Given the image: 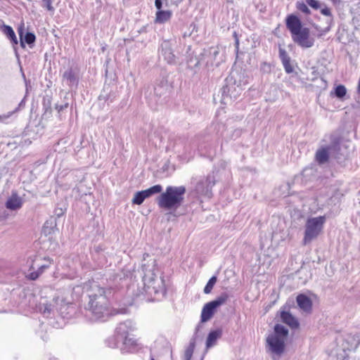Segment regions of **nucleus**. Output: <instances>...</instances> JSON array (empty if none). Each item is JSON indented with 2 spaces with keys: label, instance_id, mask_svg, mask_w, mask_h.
Instances as JSON below:
<instances>
[{
  "label": "nucleus",
  "instance_id": "obj_1",
  "mask_svg": "<svg viewBox=\"0 0 360 360\" xmlns=\"http://www.w3.org/2000/svg\"><path fill=\"white\" fill-rule=\"evenodd\" d=\"M112 290L97 285L91 287L88 294L89 300L85 305V316L91 322H105L113 315L110 307V297Z\"/></svg>",
  "mask_w": 360,
  "mask_h": 360
},
{
  "label": "nucleus",
  "instance_id": "obj_2",
  "mask_svg": "<svg viewBox=\"0 0 360 360\" xmlns=\"http://www.w3.org/2000/svg\"><path fill=\"white\" fill-rule=\"evenodd\" d=\"M142 271L145 292L150 296H153V300H159L165 297L167 292L165 279L163 276H158L155 273V261L153 262L151 268L150 265L143 264Z\"/></svg>",
  "mask_w": 360,
  "mask_h": 360
},
{
  "label": "nucleus",
  "instance_id": "obj_3",
  "mask_svg": "<svg viewBox=\"0 0 360 360\" xmlns=\"http://www.w3.org/2000/svg\"><path fill=\"white\" fill-rule=\"evenodd\" d=\"M289 334L288 329L280 323H276L274 331L266 339V352L271 355L273 360H278L285 349V341Z\"/></svg>",
  "mask_w": 360,
  "mask_h": 360
},
{
  "label": "nucleus",
  "instance_id": "obj_4",
  "mask_svg": "<svg viewBox=\"0 0 360 360\" xmlns=\"http://www.w3.org/2000/svg\"><path fill=\"white\" fill-rule=\"evenodd\" d=\"M285 25L295 43L305 49L314 46V39L310 37L309 29L302 26L300 19L297 15H288L285 18Z\"/></svg>",
  "mask_w": 360,
  "mask_h": 360
},
{
  "label": "nucleus",
  "instance_id": "obj_5",
  "mask_svg": "<svg viewBox=\"0 0 360 360\" xmlns=\"http://www.w3.org/2000/svg\"><path fill=\"white\" fill-rule=\"evenodd\" d=\"M185 193L184 186H167L158 197V205L162 209L175 210L182 205Z\"/></svg>",
  "mask_w": 360,
  "mask_h": 360
},
{
  "label": "nucleus",
  "instance_id": "obj_6",
  "mask_svg": "<svg viewBox=\"0 0 360 360\" xmlns=\"http://www.w3.org/2000/svg\"><path fill=\"white\" fill-rule=\"evenodd\" d=\"M229 299L226 292H222L214 300L206 303L202 307L200 316V321L202 323L207 322L214 316L217 308L224 304Z\"/></svg>",
  "mask_w": 360,
  "mask_h": 360
},
{
  "label": "nucleus",
  "instance_id": "obj_7",
  "mask_svg": "<svg viewBox=\"0 0 360 360\" xmlns=\"http://www.w3.org/2000/svg\"><path fill=\"white\" fill-rule=\"evenodd\" d=\"M56 304V310L64 319H68L74 312L73 304L65 301L63 298L57 297L54 300Z\"/></svg>",
  "mask_w": 360,
  "mask_h": 360
},
{
  "label": "nucleus",
  "instance_id": "obj_8",
  "mask_svg": "<svg viewBox=\"0 0 360 360\" xmlns=\"http://www.w3.org/2000/svg\"><path fill=\"white\" fill-rule=\"evenodd\" d=\"M135 330V324L131 320H127L124 322L120 323L115 328V333L117 337H120V340L129 336L130 332Z\"/></svg>",
  "mask_w": 360,
  "mask_h": 360
},
{
  "label": "nucleus",
  "instance_id": "obj_9",
  "mask_svg": "<svg viewBox=\"0 0 360 360\" xmlns=\"http://www.w3.org/2000/svg\"><path fill=\"white\" fill-rule=\"evenodd\" d=\"M19 296L21 299L19 304L22 307L34 308V307H37L36 297L30 290H22Z\"/></svg>",
  "mask_w": 360,
  "mask_h": 360
},
{
  "label": "nucleus",
  "instance_id": "obj_10",
  "mask_svg": "<svg viewBox=\"0 0 360 360\" xmlns=\"http://www.w3.org/2000/svg\"><path fill=\"white\" fill-rule=\"evenodd\" d=\"M323 226H306L302 244L307 245L316 239L322 231Z\"/></svg>",
  "mask_w": 360,
  "mask_h": 360
},
{
  "label": "nucleus",
  "instance_id": "obj_11",
  "mask_svg": "<svg viewBox=\"0 0 360 360\" xmlns=\"http://www.w3.org/2000/svg\"><path fill=\"white\" fill-rule=\"evenodd\" d=\"M280 319L282 323L288 325L292 329H296L300 326L298 320L288 311H281Z\"/></svg>",
  "mask_w": 360,
  "mask_h": 360
},
{
  "label": "nucleus",
  "instance_id": "obj_12",
  "mask_svg": "<svg viewBox=\"0 0 360 360\" xmlns=\"http://www.w3.org/2000/svg\"><path fill=\"white\" fill-rule=\"evenodd\" d=\"M50 264L51 262L49 260L48 264L37 265V269H35L36 268L34 264H32L30 267V272L26 275V278L30 281L37 280L49 267Z\"/></svg>",
  "mask_w": 360,
  "mask_h": 360
},
{
  "label": "nucleus",
  "instance_id": "obj_13",
  "mask_svg": "<svg viewBox=\"0 0 360 360\" xmlns=\"http://www.w3.org/2000/svg\"><path fill=\"white\" fill-rule=\"evenodd\" d=\"M297 306L306 313H310L312 309L311 300L304 294H300L296 297Z\"/></svg>",
  "mask_w": 360,
  "mask_h": 360
},
{
  "label": "nucleus",
  "instance_id": "obj_14",
  "mask_svg": "<svg viewBox=\"0 0 360 360\" xmlns=\"http://www.w3.org/2000/svg\"><path fill=\"white\" fill-rule=\"evenodd\" d=\"M22 199L16 193H13L6 202V207L11 210H16L22 207Z\"/></svg>",
  "mask_w": 360,
  "mask_h": 360
},
{
  "label": "nucleus",
  "instance_id": "obj_15",
  "mask_svg": "<svg viewBox=\"0 0 360 360\" xmlns=\"http://www.w3.org/2000/svg\"><path fill=\"white\" fill-rule=\"evenodd\" d=\"M122 347L121 352L122 353L133 352L136 350V340L133 337L127 336L122 339Z\"/></svg>",
  "mask_w": 360,
  "mask_h": 360
},
{
  "label": "nucleus",
  "instance_id": "obj_16",
  "mask_svg": "<svg viewBox=\"0 0 360 360\" xmlns=\"http://www.w3.org/2000/svg\"><path fill=\"white\" fill-rule=\"evenodd\" d=\"M221 335L222 329L220 328L210 330L207 337L206 347L210 348L213 347L216 344L217 340L219 339Z\"/></svg>",
  "mask_w": 360,
  "mask_h": 360
},
{
  "label": "nucleus",
  "instance_id": "obj_17",
  "mask_svg": "<svg viewBox=\"0 0 360 360\" xmlns=\"http://www.w3.org/2000/svg\"><path fill=\"white\" fill-rule=\"evenodd\" d=\"M172 15L171 11H158L155 13V22L163 24L169 21Z\"/></svg>",
  "mask_w": 360,
  "mask_h": 360
},
{
  "label": "nucleus",
  "instance_id": "obj_18",
  "mask_svg": "<svg viewBox=\"0 0 360 360\" xmlns=\"http://www.w3.org/2000/svg\"><path fill=\"white\" fill-rule=\"evenodd\" d=\"M38 309L39 311L44 315V316L49 318L51 315L54 314L56 306H53L49 303H40Z\"/></svg>",
  "mask_w": 360,
  "mask_h": 360
},
{
  "label": "nucleus",
  "instance_id": "obj_19",
  "mask_svg": "<svg viewBox=\"0 0 360 360\" xmlns=\"http://www.w3.org/2000/svg\"><path fill=\"white\" fill-rule=\"evenodd\" d=\"M316 160L319 164H323L328 160L329 155L327 148L319 149L315 155Z\"/></svg>",
  "mask_w": 360,
  "mask_h": 360
},
{
  "label": "nucleus",
  "instance_id": "obj_20",
  "mask_svg": "<svg viewBox=\"0 0 360 360\" xmlns=\"http://www.w3.org/2000/svg\"><path fill=\"white\" fill-rule=\"evenodd\" d=\"M1 30L3 32V33L6 35V37L14 44H18V40H17V38H16V36H15V34L13 30V28L9 26V25H4L2 27H1Z\"/></svg>",
  "mask_w": 360,
  "mask_h": 360
},
{
  "label": "nucleus",
  "instance_id": "obj_21",
  "mask_svg": "<svg viewBox=\"0 0 360 360\" xmlns=\"http://www.w3.org/2000/svg\"><path fill=\"white\" fill-rule=\"evenodd\" d=\"M356 345L357 342L354 337L348 336L347 339L344 340V343L342 344V349L344 351L354 349L356 348Z\"/></svg>",
  "mask_w": 360,
  "mask_h": 360
},
{
  "label": "nucleus",
  "instance_id": "obj_22",
  "mask_svg": "<svg viewBox=\"0 0 360 360\" xmlns=\"http://www.w3.org/2000/svg\"><path fill=\"white\" fill-rule=\"evenodd\" d=\"M120 342H122V340H120V337H117V334L115 333L114 335L108 338L105 340V344L110 348H116L118 347Z\"/></svg>",
  "mask_w": 360,
  "mask_h": 360
},
{
  "label": "nucleus",
  "instance_id": "obj_23",
  "mask_svg": "<svg viewBox=\"0 0 360 360\" xmlns=\"http://www.w3.org/2000/svg\"><path fill=\"white\" fill-rule=\"evenodd\" d=\"M63 77L69 82V85L77 84V77L76 74L71 68L64 72Z\"/></svg>",
  "mask_w": 360,
  "mask_h": 360
},
{
  "label": "nucleus",
  "instance_id": "obj_24",
  "mask_svg": "<svg viewBox=\"0 0 360 360\" xmlns=\"http://www.w3.org/2000/svg\"><path fill=\"white\" fill-rule=\"evenodd\" d=\"M195 346V340L192 338L184 354V360H191Z\"/></svg>",
  "mask_w": 360,
  "mask_h": 360
},
{
  "label": "nucleus",
  "instance_id": "obj_25",
  "mask_svg": "<svg viewBox=\"0 0 360 360\" xmlns=\"http://www.w3.org/2000/svg\"><path fill=\"white\" fill-rule=\"evenodd\" d=\"M162 191V186L160 184H158V185H155L146 190H143V191H142V192L143 193L146 198H147L153 194L161 193Z\"/></svg>",
  "mask_w": 360,
  "mask_h": 360
},
{
  "label": "nucleus",
  "instance_id": "obj_26",
  "mask_svg": "<svg viewBox=\"0 0 360 360\" xmlns=\"http://www.w3.org/2000/svg\"><path fill=\"white\" fill-rule=\"evenodd\" d=\"M217 281V277L216 276H212L209 279L203 290L205 294H209L212 292V290L213 289V287L216 284Z\"/></svg>",
  "mask_w": 360,
  "mask_h": 360
},
{
  "label": "nucleus",
  "instance_id": "obj_27",
  "mask_svg": "<svg viewBox=\"0 0 360 360\" xmlns=\"http://www.w3.org/2000/svg\"><path fill=\"white\" fill-rule=\"evenodd\" d=\"M347 94V89L342 84H339L335 88L334 94L335 96L342 99Z\"/></svg>",
  "mask_w": 360,
  "mask_h": 360
},
{
  "label": "nucleus",
  "instance_id": "obj_28",
  "mask_svg": "<svg viewBox=\"0 0 360 360\" xmlns=\"http://www.w3.org/2000/svg\"><path fill=\"white\" fill-rule=\"evenodd\" d=\"M146 199V197L143 194V193L141 191L136 192L134 194V196L132 199V203L135 205H141L143 203L144 200Z\"/></svg>",
  "mask_w": 360,
  "mask_h": 360
},
{
  "label": "nucleus",
  "instance_id": "obj_29",
  "mask_svg": "<svg viewBox=\"0 0 360 360\" xmlns=\"http://www.w3.org/2000/svg\"><path fill=\"white\" fill-rule=\"evenodd\" d=\"M296 8L297 10H299L300 11L302 12L304 14L309 15L311 13L307 4L303 1H297L296 3Z\"/></svg>",
  "mask_w": 360,
  "mask_h": 360
},
{
  "label": "nucleus",
  "instance_id": "obj_30",
  "mask_svg": "<svg viewBox=\"0 0 360 360\" xmlns=\"http://www.w3.org/2000/svg\"><path fill=\"white\" fill-rule=\"evenodd\" d=\"M310 225H323L326 222L325 217H319L311 219L309 221Z\"/></svg>",
  "mask_w": 360,
  "mask_h": 360
},
{
  "label": "nucleus",
  "instance_id": "obj_31",
  "mask_svg": "<svg viewBox=\"0 0 360 360\" xmlns=\"http://www.w3.org/2000/svg\"><path fill=\"white\" fill-rule=\"evenodd\" d=\"M35 35L32 32H27L25 35L24 40L27 44H33L35 41Z\"/></svg>",
  "mask_w": 360,
  "mask_h": 360
},
{
  "label": "nucleus",
  "instance_id": "obj_32",
  "mask_svg": "<svg viewBox=\"0 0 360 360\" xmlns=\"http://www.w3.org/2000/svg\"><path fill=\"white\" fill-rule=\"evenodd\" d=\"M278 52H279V57L282 62H284V61H286V60L290 59L287 51L284 49L280 47Z\"/></svg>",
  "mask_w": 360,
  "mask_h": 360
},
{
  "label": "nucleus",
  "instance_id": "obj_33",
  "mask_svg": "<svg viewBox=\"0 0 360 360\" xmlns=\"http://www.w3.org/2000/svg\"><path fill=\"white\" fill-rule=\"evenodd\" d=\"M306 3L312 8L317 10L321 7V4L317 0H306Z\"/></svg>",
  "mask_w": 360,
  "mask_h": 360
},
{
  "label": "nucleus",
  "instance_id": "obj_34",
  "mask_svg": "<svg viewBox=\"0 0 360 360\" xmlns=\"http://www.w3.org/2000/svg\"><path fill=\"white\" fill-rule=\"evenodd\" d=\"M283 65L284 67L285 71L287 73H291L293 71V67L292 66L290 63V59L286 61L282 62Z\"/></svg>",
  "mask_w": 360,
  "mask_h": 360
},
{
  "label": "nucleus",
  "instance_id": "obj_35",
  "mask_svg": "<svg viewBox=\"0 0 360 360\" xmlns=\"http://www.w3.org/2000/svg\"><path fill=\"white\" fill-rule=\"evenodd\" d=\"M24 30H25V23L23 22H21V23L20 24V25L18 28V32L19 37L21 40V46H24V44H23L22 39L23 34H24Z\"/></svg>",
  "mask_w": 360,
  "mask_h": 360
},
{
  "label": "nucleus",
  "instance_id": "obj_36",
  "mask_svg": "<svg viewBox=\"0 0 360 360\" xmlns=\"http://www.w3.org/2000/svg\"><path fill=\"white\" fill-rule=\"evenodd\" d=\"M43 3V6L46 8V10L49 11H53L54 8L52 6V0H41Z\"/></svg>",
  "mask_w": 360,
  "mask_h": 360
},
{
  "label": "nucleus",
  "instance_id": "obj_37",
  "mask_svg": "<svg viewBox=\"0 0 360 360\" xmlns=\"http://www.w3.org/2000/svg\"><path fill=\"white\" fill-rule=\"evenodd\" d=\"M321 13L323 15L329 16V17L332 15L330 9L326 6L321 8Z\"/></svg>",
  "mask_w": 360,
  "mask_h": 360
},
{
  "label": "nucleus",
  "instance_id": "obj_38",
  "mask_svg": "<svg viewBox=\"0 0 360 360\" xmlns=\"http://www.w3.org/2000/svg\"><path fill=\"white\" fill-rule=\"evenodd\" d=\"M155 7L158 9V11H162L161 8H162V3L161 0H155Z\"/></svg>",
  "mask_w": 360,
  "mask_h": 360
},
{
  "label": "nucleus",
  "instance_id": "obj_39",
  "mask_svg": "<svg viewBox=\"0 0 360 360\" xmlns=\"http://www.w3.org/2000/svg\"><path fill=\"white\" fill-rule=\"evenodd\" d=\"M358 92L360 94V84H358Z\"/></svg>",
  "mask_w": 360,
  "mask_h": 360
},
{
  "label": "nucleus",
  "instance_id": "obj_40",
  "mask_svg": "<svg viewBox=\"0 0 360 360\" xmlns=\"http://www.w3.org/2000/svg\"><path fill=\"white\" fill-rule=\"evenodd\" d=\"M49 360H58L56 358H50Z\"/></svg>",
  "mask_w": 360,
  "mask_h": 360
},
{
  "label": "nucleus",
  "instance_id": "obj_41",
  "mask_svg": "<svg viewBox=\"0 0 360 360\" xmlns=\"http://www.w3.org/2000/svg\"><path fill=\"white\" fill-rule=\"evenodd\" d=\"M236 44H237V46H238V39L236 40Z\"/></svg>",
  "mask_w": 360,
  "mask_h": 360
},
{
  "label": "nucleus",
  "instance_id": "obj_42",
  "mask_svg": "<svg viewBox=\"0 0 360 360\" xmlns=\"http://www.w3.org/2000/svg\"><path fill=\"white\" fill-rule=\"evenodd\" d=\"M150 360H155L153 357H151L150 358Z\"/></svg>",
  "mask_w": 360,
  "mask_h": 360
}]
</instances>
